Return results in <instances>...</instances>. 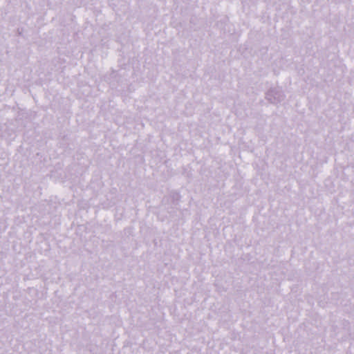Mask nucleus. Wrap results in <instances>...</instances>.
<instances>
[{
    "mask_svg": "<svg viewBox=\"0 0 354 354\" xmlns=\"http://www.w3.org/2000/svg\"><path fill=\"white\" fill-rule=\"evenodd\" d=\"M284 95L283 93L276 88L270 89L266 94V98L268 101L273 104H277L283 100Z\"/></svg>",
    "mask_w": 354,
    "mask_h": 354,
    "instance_id": "1",
    "label": "nucleus"
}]
</instances>
